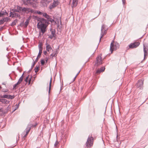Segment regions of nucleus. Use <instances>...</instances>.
<instances>
[{
  "mask_svg": "<svg viewBox=\"0 0 148 148\" xmlns=\"http://www.w3.org/2000/svg\"><path fill=\"white\" fill-rule=\"evenodd\" d=\"M32 17L34 18H37L38 28H46L49 24L47 20L44 18H38L37 16L33 15Z\"/></svg>",
  "mask_w": 148,
  "mask_h": 148,
  "instance_id": "nucleus-1",
  "label": "nucleus"
},
{
  "mask_svg": "<svg viewBox=\"0 0 148 148\" xmlns=\"http://www.w3.org/2000/svg\"><path fill=\"white\" fill-rule=\"evenodd\" d=\"M14 11L15 12L22 13V14L25 13L28 14L29 12L33 14L35 13L34 10L31 8H23L19 6L17 7V9H15Z\"/></svg>",
  "mask_w": 148,
  "mask_h": 148,
  "instance_id": "nucleus-2",
  "label": "nucleus"
},
{
  "mask_svg": "<svg viewBox=\"0 0 148 148\" xmlns=\"http://www.w3.org/2000/svg\"><path fill=\"white\" fill-rule=\"evenodd\" d=\"M53 1V3L52 4H51L49 6V8L51 9L56 6L58 3V0H42L41 3L42 4L43 6H46L47 4Z\"/></svg>",
  "mask_w": 148,
  "mask_h": 148,
  "instance_id": "nucleus-3",
  "label": "nucleus"
},
{
  "mask_svg": "<svg viewBox=\"0 0 148 148\" xmlns=\"http://www.w3.org/2000/svg\"><path fill=\"white\" fill-rule=\"evenodd\" d=\"M25 5H30L34 8H36L39 3L37 0H22Z\"/></svg>",
  "mask_w": 148,
  "mask_h": 148,
  "instance_id": "nucleus-4",
  "label": "nucleus"
},
{
  "mask_svg": "<svg viewBox=\"0 0 148 148\" xmlns=\"http://www.w3.org/2000/svg\"><path fill=\"white\" fill-rule=\"evenodd\" d=\"M93 138L92 136H89L86 143V147L87 148H90L93 145Z\"/></svg>",
  "mask_w": 148,
  "mask_h": 148,
  "instance_id": "nucleus-5",
  "label": "nucleus"
},
{
  "mask_svg": "<svg viewBox=\"0 0 148 148\" xmlns=\"http://www.w3.org/2000/svg\"><path fill=\"white\" fill-rule=\"evenodd\" d=\"M119 45L118 43L116 42L114 44L113 42H112L110 44V51H111V53H112L113 51L119 48Z\"/></svg>",
  "mask_w": 148,
  "mask_h": 148,
  "instance_id": "nucleus-6",
  "label": "nucleus"
},
{
  "mask_svg": "<svg viewBox=\"0 0 148 148\" xmlns=\"http://www.w3.org/2000/svg\"><path fill=\"white\" fill-rule=\"evenodd\" d=\"M42 15L43 16L47 18V19H48L49 21H51L52 24H55L56 22L54 21V20L51 18V17L47 14L45 13H43Z\"/></svg>",
  "mask_w": 148,
  "mask_h": 148,
  "instance_id": "nucleus-7",
  "label": "nucleus"
},
{
  "mask_svg": "<svg viewBox=\"0 0 148 148\" xmlns=\"http://www.w3.org/2000/svg\"><path fill=\"white\" fill-rule=\"evenodd\" d=\"M143 80L141 79L138 80V82L136 84V85L137 88L141 89L143 88Z\"/></svg>",
  "mask_w": 148,
  "mask_h": 148,
  "instance_id": "nucleus-8",
  "label": "nucleus"
},
{
  "mask_svg": "<svg viewBox=\"0 0 148 148\" xmlns=\"http://www.w3.org/2000/svg\"><path fill=\"white\" fill-rule=\"evenodd\" d=\"M15 97L14 95H0V98H6L8 99H13Z\"/></svg>",
  "mask_w": 148,
  "mask_h": 148,
  "instance_id": "nucleus-9",
  "label": "nucleus"
},
{
  "mask_svg": "<svg viewBox=\"0 0 148 148\" xmlns=\"http://www.w3.org/2000/svg\"><path fill=\"white\" fill-rule=\"evenodd\" d=\"M102 64L101 58L100 56L97 57L96 58V60L95 61V65L97 66Z\"/></svg>",
  "mask_w": 148,
  "mask_h": 148,
  "instance_id": "nucleus-10",
  "label": "nucleus"
},
{
  "mask_svg": "<svg viewBox=\"0 0 148 148\" xmlns=\"http://www.w3.org/2000/svg\"><path fill=\"white\" fill-rule=\"evenodd\" d=\"M140 45V43L138 42H135L131 43L129 45V47L130 48H136L138 47Z\"/></svg>",
  "mask_w": 148,
  "mask_h": 148,
  "instance_id": "nucleus-11",
  "label": "nucleus"
},
{
  "mask_svg": "<svg viewBox=\"0 0 148 148\" xmlns=\"http://www.w3.org/2000/svg\"><path fill=\"white\" fill-rule=\"evenodd\" d=\"M58 52L57 50L56 49L55 51L53 52L51 54L49 57V59H53V57H56L57 54L58 53Z\"/></svg>",
  "mask_w": 148,
  "mask_h": 148,
  "instance_id": "nucleus-12",
  "label": "nucleus"
},
{
  "mask_svg": "<svg viewBox=\"0 0 148 148\" xmlns=\"http://www.w3.org/2000/svg\"><path fill=\"white\" fill-rule=\"evenodd\" d=\"M29 22L26 20L25 21L24 23L23 22L21 23L20 24V26L21 27H27L29 23Z\"/></svg>",
  "mask_w": 148,
  "mask_h": 148,
  "instance_id": "nucleus-13",
  "label": "nucleus"
},
{
  "mask_svg": "<svg viewBox=\"0 0 148 148\" xmlns=\"http://www.w3.org/2000/svg\"><path fill=\"white\" fill-rule=\"evenodd\" d=\"M46 49L48 52H50L51 51H53L50 45L46 42Z\"/></svg>",
  "mask_w": 148,
  "mask_h": 148,
  "instance_id": "nucleus-14",
  "label": "nucleus"
},
{
  "mask_svg": "<svg viewBox=\"0 0 148 148\" xmlns=\"http://www.w3.org/2000/svg\"><path fill=\"white\" fill-rule=\"evenodd\" d=\"M101 36L100 38L99 41H100L101 39L102 38L103 36L106 33V30L105 28H101Z\"/></svg>",
  "mask_w": 148,
  "mask_h": 148,
  "instance_id": "nucleus-15",
  "label": "nucleus"
},
{
  "mask_svg": "<svg viewBox=\"0 0 148 148\" xmlns=\"http://www.w3.org/2000/svg\"><path fill=\"white\" fill-rule=\"evenodd\" d=\"M20 16L19 14L16 13L14 12H10V16L13 17H17Z\"/></svg>",
  "mask_w": 148,
  "mask_h": 148,
  "instance_id": "nucleus-16",
  "label": "nucleus"
},
{
  "mask_svg": "<svg viewBox=\"0 0 148 148\" xmlns=\"http://www.w3.org/2000/svg\"><path fill=\"white\" fill-rule=\"evenodd\" d=\"M148 49L146 48L144 44H143V51L144 52V59H145L146 56L147 55V51Z\"/></svg>",
  "mask_w": 148,
  "mask_h": 148,
  "instance_id": "nucleus-17",
  "label": "nucleus"
},
{
  "mask_svg": "<svg viewBox=\"0 0 148 148\" xmlns=\"http://www.w3.org/2000/svg\"><path fill=\"white\" fill-rule=\"evenodd\" d=\"M32 126V125L31 124H29L27 126V127L26 128V129L25 130V132L26 133H27L28 134L30 129L31 128Z\"/></svg>",
  "mask_w": 148,
  "mask_h": 148,
  "instance_id": "nucleus-18",
  "label": "nucleus"
},
{
  "mask_svg": "<svg viewBox=\"0 0 148 148\" xmlns=\"http://www.w3.org/2000/svg\"><path fill=\"white\" fill-rule=\"evenodd\" d=\"M29 75H28L27 76L25 79V81L26 82V83L28 82H29V84L30 83L31 81V79L32 78V77H31L30 78H29V80H28L29 78Z\"/></svg>",
  "mask_w": 148,
  "mask_h": 148,
  "instance_id": "nucleus-19",
  "label": "nucleus"
},
{
  "mask_svg": "<svg viewBox=\"0 0 148 148\" xmlns=\"http://www.w3.org/2000/svg\"><path fill=\"white\" fill-rule=\"evenodd\" d=\"M0 102H1L2 103L4 104H8L10 103L9 101L4 99H1Z\"/></svg>",
  "mask_w": 148,
  "mask_h": 148,
  "instance_id": "nucleus-20",
  "label": "nucleus"
},
{
  "mask_svg": "<svg viewBox=\"0 0 148 148\" xmlns=\"http://www.w3.org/2000/svg\"><path fill=\"white\" fill-rule=\"evenodd\" d=\"M105 69V68L104 67H102L99 69L97 70L96 71V73H99L101 72L104 71Z\"/></svg>",
  "mask_w": 148,
  "mask_h": 148,
  "instance_id": "nucleus-21",
  "label": "nucleus"
},
{
  "mask_svg": "<svg viewBox=\"0 0 148 148\" xmlns=\"http://www.w3.org/2000/svg\"><path fill=\"white\" fill-rule=\"evenodd\" d=\"M77 1L78 0H73V6H72V7H75L77 5Z\"/></svg>",
  "mask_w": 148,
  "mask_h": 148,
  "instance_id": "nucleus-22",
  "label": "nucleus"
},
{
  "mask_svg": "<svg viewBox=\"0 0 148 148\" xmlns=\"http://www.w3.org/2000/svg\"><path fill=\"white\" fill-rule=\"evenodd\" d=\"M51 32V34L52 35H54V36L56 37V35L55 34L56 31L55 30L53 29V28H51L50 30Z\"/></svg>",
  "mask_w": 148,
  "mask_h": 148,
  "instance_id": "nucleus-23",
  "label": "nucleus"
},
{
  "mask_svg": "<svg viewBox=\"0 0 148 148\" xmlns=\"http://www.w3.org/2000/svg\"><path fill=\"white\" fill-rule=\"evenodd\" d=\"M18 20L17 19H15L14 20L11 24V25L12 26H13L14 25H16V23L17 22Z\"/></svg>",
  "mask_w": 148,
  "mask_h": 148,
  "instance_id": "nucleus-24",
  "label": "nucleus"
},
{
  "mask_svg": "<svg viewBox=\"0 0 148 148\" xmlns=\"http://www.w3.org/2000/svg\"><path fill=\"white\" fill-rule=\"evenodd\" d=\"M34 11L35 12V13H33V14H38L40 15H42L43 13H42V12L38 11H36L35 10H34Z\"/></svg>",
  "mask_w": 148,
  "mask_h": 148,
  "instance_id": "nucleus-25",
  "label": "nucleus"
},
{
  "mask_svg": "<svg viewBox=\"0 0 148 148\" xmlns=\"http://www.w3.org/2000/svg\"><path fill=\"white\" fill-rule=\"evenodd\" d=\"M40 31L42 33V34H43L46 31L47 28H40Z\"/></svg>",
  "mask_w": 148,
  "mask_h": 148,
  "instance_id": "nucleus-26",
  "label": "nucleus"
},
{
  "mask_svg": "<svg viewBox=\"0 0 148 148\" xmlns=\"http://www.w3.org/2000/svg\"><path fill=\"white\" fill-rule=\"evenodd\" d=\"M6 13V12H5L4 11L0 12V17L2 16L3 15H5Z\"/></svg>",
  "mask_w": 148,
  "mask_h": 148,
  "instance_id": "nucleus-27",
  "label": "nucleus"
},
{
  "mask_svg": "<svg viewBox=\"0 0 148 148\" xmlns=\"http://www.w3.org/2000/svg\"><path fill=\"white\" fill-rule=\"evenodd\" d=\"M3 19V21L4 22H7L10 20V19L8 17H6L4 18Z\"/></svg>",
  "mask_w": 148,
  "mask_h": 148,
  "instance_id": "nucleus-28",
  "label": "nucleus"
},
{
  "mask_svg": "<svg viewBox=\"0 0 148 148\" xmlns=\"http://www.w3.org/2000/svg\"><path fill=\"white\" fill-rule=\"evenodd\" d=\"M51 80H50V83H49V93H50V90L51 88Z\"/></svg>",
  "mask_w": 148,
  "mask_h": 148,
  "instance_id": "nucleus-29",
  "label": "nucleus"
},
{
  "mask_svg": "<svg viewBox=\"0 0 148 148\" xmlns=\"http://www.w3.org/2000/svg\"><path fill=\"white\" fill-rule=\"evenodd\" d=\"M49 38H50L51 39H52L53 38H56V37H55L54 35H52L49 36Z\"/></svg>",
  "mask_w": 148,
  "mask_h": 148,
  "instance_id": "nucleus-30",
  "label": "nucleus"
},
{
  "mask_svg": "<svg viewBox=\"0 0 148 148\" xmlns=\"http://www.w3.org/2000/svg\"><path fill=\"white\" fill-rule=\"evenodd\" d=\"M34 71L36 73H37L38 71V67L36 66V67L34 69Z\"/></svg>",
  "mask_w": 148,
  "mask_h": 148,
  "instance_id": "nucleus-31",
  "label": "nucleus"
},
{
  "mask_svg": "<svg viewBox=\"0 0 148 148\" xmlns=\"http://www.w3.org/2000/svg\"><path fill=\"white\" fill-rule=\"evenodd\" d=\"M8 90L7 89L3 88L2 90V92H7Z\"/></svg>",
  "mask_w": 148,
  "mask_h": 148,
  "instance_id": "nucleus-32",
  "label": "nucleus"
},
{
  "mask_svg": "<svg viewBox=\"0 0 148 148\" xmlns=\"http://www.w3.org/2000/svg\"><path fill=\"white\" fill-rule=\"evenodd\" d=\"M32 17L31 16H30L28 18L26 19V20L29 22L30 20L31 19Z\"/></svg>",
  "mask_w": 148,
  "mask_h": 148,
  "instance_id": "nucleus-33",
  "label": "nucleus"
},
{
  "mask_svg": "<svg viewBox=\"0 0 148 148\" xmlns=\"http://www.w3.org/2000/svg\"><path fill=\"white\" fill-rule=\"evenodd\" d=\"M19 103L18 104V105H16V106L13 112H14L15 110H16L18 108Z\"/></svg>",
  "mask_w": 148,
  "mask_h": 148,
  "instance_id": "nucleus-34",
  "label": "nucleus"
},
{
  "mask_svg": "<svg viewBox=\"0 0 148 148\" xmlns=\"http://www.w3.org/2000/svg\"><path fill=\"white\" fill-rule=\"evenodd\" d=\"M45 63V61L44 60H41V64L42 65H43Z\"/></svg>",
  "mask_w": 148,
  "mask_h": 148,
  "instance_id": "nucleus-35",
  "label": "nucleus"
},
{
  "mask_svg": "<svg viewBox=\"0 0 148 148\" xmlns=\"http://www.w3.org/2000/svg\"><path fill=\"white\" fill-rule=\"evenodd\" d=\"M42 51H39V53H38V56H37L38 57L40 58V57L42 53Z\"/></svg>",
  "mask_w": 148,
  "mask_h": 148,
  "instance_id": "nucleus-36",
  "label": "nucleus"
},
{
  "mask_svg": "<svg viewBox=\"0 0 148 148\" xmlns=\"http://www.w3.org/2000/svg\"><path fill=\"white\" fill-rule=\"evenodd\" d=\"M58 142L57 141H56V142L55 144H54V146L55 147H56L58 145Z\"/></svg>",
  "mask_w": 148,
  "mask_h": 148,
  "instance_id": "nucleus-37",
  "label": "nucleus"
},
{
  "mask_svg": "<svg viewBox=\"0 0 148 148\" xmlns=\"http://www.w3.org/2000/svg\"><path fill=\"white\" fill-rule=\"evenodd\" d=\"M35 64H36V62H34L33 63L32 65V66H31V69H32V68H33V67H34Z\"/></svg>",
  "mask_w": 148,
  "mask_h": 148,
  "instance_id": "nucleus-38",
  "label": "nucleus"
},
{
  "mask_svg": "<svg viewBox=\"0 0 148 148\" xmlns=\"http://www.w3.org/2000/svg\"><path fill=\"white\" fill-rule=\"evenodd\" d=\"M4 22V21H3V19H2L1 20H0V24H2Z\"/></svg>",
  "mask_w": 148,
  "mask_h": 148,
  "instance_id": "nucleus-39",
  "label": "nucleus"
},
{
  "mask_svg": "<svg viewBox=\"0 0 148 148\" xmlns=\"http://www.w3.org/2000/svg\"><path fill=\"white\" fill-rule=\"evenodd\" d=\"M39 48V51H42V47H38Z\"/></svg>",
  "mask_w": 148,
  "mask_h": 148,
  "instance_id": "nucleus-40",
  "label": "nucleus"
},
{
  "mask_svg": "<svg viewBox=\"0 0 148 148\" xmlns=\"http://www.w3.org/2000/svg\"><path fill=\"white\" fill-rule=\"evenodd\" d=\"M17 86L16 84L13 86V89H16V88L17 87Z\"/></svg>",
  "mask_w": 148,
  "mask_h": 148,
  "instance_id": "nucleus-41",
  "label": "nucleus"
},
{
  "mask_svg": "<svg viewBox=\"0 0 148 148\" xmlns=\"http://www.w3.org/2000/svg\"><path fill=\"white\" fill-rule=\"evenodd\" d=\"M42 44L41 43H40L38 45V47H42Z\"/></svg>",
  "mask_w": 148,
  "mask_h": 148,
  "instance_id": "nucleus-42",
  "label": "nucleus"
},
{
  "mask_svg": "<svg viewBox=\"0 0 148 148\" xmlns=\"http://www.w3.org/2000/svg\"><path fill=\"white\" fill-rule=\"evenodd\" d=\"M22 81V80H21V79H20L19 78V80H18V82H19L20 83H21Z\"/></svg>",
  "mask_w": 148,
  "mask_h": 148,
  "instance_id": "nucleus-43",
  "label": "nucleus"
},
{
  "mask_svg": "<svg viewBox=\"0 0 148 148\" xmlns=\"http://www.w3.org/2000/svg\"><path fill=\"white\" fill-rule=\"evenodd\" d=\"M80 72V71H79L78 72V73L76 75V76L75 77H74V80L76 77H77V76L78 75L79 73Z\"/></svg>",
  "mask_w": 148,
  "mask_h": 148,
  "instance_id": "nucleus-44",
  "label": "nucleus"
},
{
  "mask_svg": "<svg viewBox=\"0 0 148 148\" xmlns=\"http://www.w3.org/2000/svg\"><path fill=\"white\" fill-rule=\"evenodd\" d=\"M122 1L123 2V4H125V0H122Z\"/></svg>",
  "mask_w": 148,
  "mask_h": 148,
  "instance_id": "nucleus-45",
  "label": "nucleus"
},
{
  "mask_svg": "<svg viewBox=\"0 0 148 148\" xmlns=\"http://www.w3.org/2000/svg\"><path fill=\"white\" fill-rule=\"evenodd\" d=\"M38 57H37V58H36V59L35 60V61L34 62H36V63L37 62V61L38 60Z\"/></svg>",
  "mask_w": 148,
  "mask_h": 148,
  "instance_id": "nucleus-46",
  "label": "nucleus"
},
{
  "mask_svg": "<svg viewBox=\"0 0 148 148\" xmlns=\"http://www.w3.org/2000/svg\"><path fill=\"white\" fill-rule=\"evenodd\" d=\"M23 75L21 76L20 78V79H21V80H23Z\"/></svg>",
  "mask_w": 148,
  "mask_h": 148,
  "instance_id": "nucleus-47",
  "label": "nucleus"
},
{
  "mask_svg": "<svg viewBox=\"0 0 148 148\" xmlns=\"http://www.w3.org/2000/svg\"><path fill=\"white\" fill-rule=\"evenodd\" d=\"M48 58H46V60H45L46 62H47V61H48Z\"/></svg>",
  "mask_w": 148,
  "mask_h": 148,
  "instance_id": "nucleus-48",
  "label": "nucleus"
},
{
  "mask_svg": "<svg viewBox=\"0 0 148 148\" xmlns=\"http://www.w3.org/2000/svg\"><path fill=\"white\" fill-rule=\"evenodd\" d=\"M47 53V51H45L44 52V54L45 55H46Z\"/></svg>",
  "mask_w": 148,
  "mask_h": 148,
  "instance_id": "nucleus-49",
  "label": "nucleus"
},
{
  "mask_svg": "<svg viewBox=\"0 0 148 148\" xmlns=\"http://www.w3.org/2000/svg\"><path fill=\"white\" fill-rule=\"evenodd\" d=\"M20 84V83L18 82H17L15 84L17 86L18 85Z\"/></svg>",
  "mask_w": 148,
  "mask_h": 148,
  "instance_id": "nucleus-50",
  "label": "nucleus"
},
{
  "mask_svg": "<svg viewBox=\"0 0 148 148\" xmlns=\"http://www.w3.org/2000/svg\"><path fill=\"white\" fill-rule=\"evenodd\" d=\"M105 27H106V26L105 25H103L101 27V28H104Z\"/></svg>",
  "mask_w": 148,
  "mask_h": 148,
  "instance_id": "nucleus-51",
  "label": "nucleus"
},
{
  "mask_svg": "<svg viewBox=\"0 0 148 148\" xmlns=\"http://www.w3.org/2000/svg\"><path fill=\"white\" fill-rule=\"evenodd\" d=\"M11 28H9V29H8L9 32V33H10V32L11 31V30L10 29Z\"/></svg>",
  "mask_w": 148,
  "mask_h": 148,
  "instance_id": "nucleus-52",
  "label": "nucleus"
},
{
  "mask_svg": "<svg viewBox=\"0 0 148 148\" xmlns=\"http://www.w3.org/2000/svg\"><path fill=\"white\" fill-rule=\"evenodd\" d=\"M27 136V135H26V134H25L24 135L23 137H24V138L26 137Z\"/></svg>",
  "mask_w": 148,
  "mask_h": 148,
  "instance_id": "nucleus-53",
  "label": "nucleus"
},
{
  "mask_svg": "<svg viewBox=\"0 0 148 148\" xmlns=\"http://www.w3.org/2000/svg\"><path fill=\"white\" fill-rule=\"evenodd\" d=\"M2 84L3 85H5V82H3V83H2Z\"/></svg>",
  "mask_w": 148,
  "mask_h": 148,
  "instance_id": "nucleus-54",
  "label": "nucleus"
},
{
  "mask_svg": "<svg viewBox=\"0 0 148 148\" xmlns=\"http://www.w3.org/2000/svg\"><path fill=\"white\" fill-rule=\"evenodd\" d=\"M32 69H31H31L29 70V71H28V72H30L31 71Z\"/></svg>",
  "mask_w": 148,
  "mask_h": 148,
  "instance_id": "nucleus-55",
  "label": "nucleus"
},
{
  "mask_svg": "<svg viewBox=\"0 0 148 148\" xmlns=\"http://www.w3.org/2000/svg\"><path fill=\"white\" fill-rule=\"evenodd\" d=\"M6 50L7 51H8V48H7L6 49Z\"/></svg>",
  "mask_w": 148,
  "mask_h": 148,
  "instance_id": "nucleus-56",
  "label": "nucleus"
},
{
  "mask_svg": "<svg viewBox=\"0 0 148 148\" xmlns=\"http://www.w3.org/2000/svg\"><path fill=\"white\" fill-rule=\"evenodd\" d=\"M1 88H2L1 87V86H0V89H1Z\"/></svg>",
  "mask_w": 148,
  "mask_h": 148,
  "instance_id": "nucleus-57",
  "label": "nucleus"
},
{
  "mask_svg": "<svg viewBox=\"0 0 148 148\" xmlns=\"http://www.w3.org/2000/svg\"><path fill=\"white\" fill-rule=\"evenodd\" d=\"M28 134V133H26L25 134H26V135H27Z\"/></svg>",
  "mask_w": 148,
  "mask_h": 148,
  "instance_id": "nucleus-58",
  "label": "nucleus"
},
{
  "mask_svg": "<svg viewBox=\"0 0 148 148\" xmlns=\"http://www.w3.org/2000/svg\"><path fill=\"white\" fill-rule=\"evenodd\" d=\"M36 125H37L36 124L35 125H34V126L35 127Z\"/></svg>",
  "mask_w": 148,
  "mask_h": 148,
  "instance_id": "nucleus-59",
  "label": "nucleus"
},
{
  "mask_svg": "<svg viewBox=\"0 0 148 148\" xmlns=\"http://www.w3.org/2000/svg\"><path fill=\"white\" fill-rule=\"evenodd\" d=\"M1 109H0V112L1 111Z\"/></svg>",
  "mask_w": 148,
  "mask_h": 148,
  "instance_id": "nucleus-60",
  "label": "nucleus"
},
{
  "mask_svg": "<svg viewBox=\"0 0 148 148\" xmlns=\"http://www.w3.org/2000/svg\"><path fill=\"white\" fill-rule=\"evenodd\" d=\"M3 28H1L0 29H2Z\"/></svg>",
  "mask_w": 148,
  "mask_h": 148,
  "instance_id": "nucleus-61",
  "label": "nucleus"
}]
</instances>
